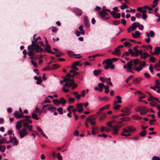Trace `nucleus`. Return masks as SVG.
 Segmentation results:
<instances>
[{
    "instance_id": "obj_1",
    "label": "nucleus",
    "mask_w": 160,
    "mask_h": 160,
    "mask_svg": "<svg viewBox=\"0 0 160 160\" xmlns=\"http://www.w3.org/2000/svg\"><path fill=\"white\" fill-rule=\"evenodd\" d=\"M32 45H29L28 47V54L30 57L31 59H34L37 58V56L35 53L39 52L40 51L45 52L42 48L40 46L33 47Z\"/></svg>"
},
{
    "instance_id": "obj_2",
    "label": "nucleus",
    "mask_w": 160,
    "mask_h": 160,
    "mask_svg": "<svg viewBox=\"0 0 160 160\" xmlns=\"http://www.w3.org/2000/svg\"><path fill=\"white\" fill-rule=\"evenodd\" d=\"M20 137L21 138H24L25 136L27 135L28 132L26 128H23L22 130L19 131Z\"/></svg>"
},
{
    "instance_id": "obj_3",
    "label": "nucleus",
    "mask_w": 160,
    "mask_h": 160,
    "mask_svg": "<svg viewBox=\"0 0 160 160\" xmlns=\"http://www.w3.org/2000/svg\"><path fill=\"white\" fill-rule=\"evenodd\" d=\"M13 136L12 137L11 136H10V142L11 143H12L13 146L17 145L18 144V142L17 141L16 138L14 136V134H13Z\"/></svg>"
},
{
    "instance_id": "obj_4",
    "label": "nucleus",
    "mask_w": 160,
    "mask_h": 160,
    "mask_svg": "<svg viewBox=\"0 0 160 160\" xmlns=\"http://www.w3.org/2000/svg\"><path fill=\"white\" fill-rule=\"evenodd\" d=\"M15 117L18 118H23L24 117L23 113L22 112H20L18 111H16L14 114Z\"/></svg>"
},
{
    "instance_id": "obj_5",
    "label": "nucleus",
    "mask_w": 160,
    "mask_h": 160,
    "mask_svg": "<svg viewBox=\"0 0 160 160\" xmlns=\"http://www.w3.org/2000/svg\"><path fill=\"white\" fill-rule=\"evenodd\" d=\"M38 39H41V38L40 37H38L36 39H35L34 40H32V44L31 45H33V47H37V46H39V45L37 44V42Z\"/></svg>"
},
{
    "instance_id": "obj_6",
    "label": "nucleus",
    "mask_w": 160,
    "mask_h": 160,
    "mask_svg": "<svg viewBox=\"0 0 160 160\" xmlns=\"http://www.w3.org/2000/svg\"><path fill=\"white\" fill-rule=\"evenodd\" d=\"M110 14L114 18H120L121 14L120 13H117L115 11H112L110 12Z\"/></svg>"
},
{
    "instance_id": "obj_7",
    "label": "nucleus",
    "mask_w": 160,
    "mask_h": 160,
    "mask_svg": "<svg viewBox=\"0 0 160 160\" xmlns=\"http://www.w3.org/2000/svg\"><path fill=\"white\" fill-rule=\"evenodd\" d=\"M128 51L129 52L130 54H131V56L132 57H138L139 56L138 51H135L134 52L131 49L129 48Z\"/></svg>"
},
{
    "instance_id": "obj_8",
    "label": "nucleus",
    "mask_w": 160,
    "mask_h": 160,
    "mask_svg": "<svg viewBox=\"0 0 160 160\" xmlns=\"http://www.w3.org/2000/svg\"><path fill=\"white\" fill-rule=\"evenodd\" d=\"M142 78L140 77L134 78L133 79L132 83L134 84H138L142 80Z\"/></svg>"
},
{
    "instance_id": "obj_9",
    "label": "nucleus",
    "mask_w": 160,
    "mask_h": 160,
    "mask_svg": "<svg viewBox=\"0 0 160 160\" xmlns=\"http://www.w3.org/2000/svg\"><path fill=\"white\" fill-rule=\"evenodd\" d=\"M138 93V97L140 100L143 99L146 97V96L142 92L140 91H137L135 92V94H136Z\"/></svg>"
},
{
    "instance_id": "obj_10",
    "label": "nucleus",
    "mask_w": 160,
    "mask_h": 160,
    "mask_svg": "<svg viewBox=\"0 0 160 160\" xmlns=\"http://www.w3.org/2000/svg\"><path fill=\"white\" fill-rule=\"evenodd\" d=\"M139 25V23L138 22H135L133 23L132 25L130 26V28H132V31L135 30L136 28Z\"/></svg>"
},
{
    "instance_id": "obj_11",
    "label": "nucleus",
    "mask_w": 160,
    "mask_h": 160,
    "mask_svg": "<svg viewBox=\"0 0 160 160\" xmlns=\"http://www.w3.org/2000/svg\"><path fill=\"white\" fill-rule=\"evenodd\" d=\"M84 104L82 103H78L76 105V107L78 109V111L79 112H81L83 111L82 105Z\"/></svg>"
},
{
    "instance_id": "obj_12",
    "label": "nucleus",
    "mask_w": 160,
    "mask_h": 160,
    "mask_svg": "<svg viewBox=\"0 0 160 160\" xmlns=\"http://www.w3.org/2000/svg\"><path fill=\"white\" fill-rule=\"evenodd\" d=\"M74 83V81L73 79H70L69 82H66L64 84L65 87H68L69 88L71 87L73 84Z\"/></svg>"
},
{
    "instance_id": "obj_13",
    "label": "nucleus",
    "mask_w": 160,
    "mask_h": 160,
    "mask_svg": "<svg viewBox=\"0 0 160 160\" xmlns=\"http://www.w3.org/2000/svg\"><path fill=\"white\" fill-rule=\"evenodd\" d=\"M98 15L102 18V19L107 20L109 19L108 18L105 16L104 14V13L103 12V11H102V10L99 12Z\"/></svg>"
},
{
    "instance_id": "obj_14",
    "label": "nucleus",
    "mask_w": 160,
    "mask_h": 160,
    "mask_svg": "<svg viewBox=\"0 0 160 160\" xmlns=\"http://www.w3.org/2000/svg\"><path fill=\"white\" fill-rule=\"evenodd\" d=\"M84 22L86 27L89 28L90 26V23L89 22L88 17L86 16L84 17Z\"/></svg>"
},
{
    "instance_id": "obj_15",
    "label": "nucleus",
    "mask_w": 160,
    "mask_h": 160,
    "mask_svg": "<svg viewBox=\"0 0 160 160\" xmlns=\"http://www.w3.org/2000/svg\"><path fill=\"white\" fill-rule=\"evenodd\" d=\"M142 109L140 112V114L141 115H144L148 112V109H147L145 107H142Z\"/></svg>"
},
{
    "instance_id": "obj_16",
    "label": "nucleus",
    "mask_w": 160,
    "mask_h": 160,
    "mask_svg": "<svg viewBox=\"0 0 160 160\" xmlns=\"http://www.w3.org/2000/svg\"><path fill=\"white\" fill-rule=\"evenodd\" d=\"M22 121H24V120H22L19 121L17 122V124L16 125V129L19 130L20 129L22 126Z\"/></svg>"
},
{
    "instance_id": "obj_17",
    "label": "nucleus",
    "mask_w": 160,
    "mask_h": 160,
    "mask_svg": "<svg viewBox=\"0 0 160 160\" xmlns=\"http://www.w3.org/2000/svg\"><path fill=\"white\" fill-rule=\"evenodd\" d=\"M155 51L154 52H151L152 54L156 55L158 53H160V47H157L155 49Z\"/></svg>"
},
{
    "instance_id": "obj_18",
    "label": "nucleus",
    "mask_w": 160,
    "mask_h": 160,
    "mask_svg": "<svg viewBox=\"0 0 160 160\" xmlns=\"http://www.w3.org/2000/svg\"><path fill=\"white\" fill-rule=\"evenodd\" d=\"M148 96H147V97H148V98L147 100H158V98L154 97L152 96L151 94L149 92H148Z\"/></svg>"
},
{
    "instance_id": "obj_19",
    "label": "nucleus",
    "mask_w": 160,
    "mask_h": 160,
    "mask_svg": "<svg viewBox=\"0 0 160 160\" xmlns=\"http://www.w3.org/2000/svg\"><path fill=\"white\" fill-rule=\"evenodd\" d=\"M74 11L77 15L80 16L82 14V11L79 8H75L74 9Z\"/></svg>"
},
{
    "instance_id": "obj_20",
    "label": "nucleus",
    "mask_w": 160,
    "mask_h": 160,
    "mask_svg": "<svg viewBox=\"0 0 160 160\" xmlns=\"http://www.w3.org/2000/svg\"><path fill=\"white\" fill-rule=\"evenodd\" d=\"M75 100V99L74 98H72L70 97L69 95H67L65 98L64 97H61L59 100Z\"/></svg>"
},
{
    "instance_id": "obj_21",
    "label": "nucleus",
    "mask_w": 160,
    "mask_h": 160,
    "mask_svg": "<svg viewBox=\"0 0 160 160\" xmlns=\"http://www.w3.org/2000/svg\"><path fill=\"white\" fill-rule=\"evenodd\" d=\"M112 63V60L111 59L109 58L107 59L106 60L103 61L102 62V64H104L105 63L110 65Z\"/></svg>"
},
{
    "instance_id": "obj_22",
    "label": "nucleus",
    "mask_w": 160,
    "mask_h": 160,
    "mask_svg": "<svg viewBox=\"0 0 160 160\" xmlns=\"http://www.w3.org/2000/svg\"><path fill=\"white\" fill-rule=\"evenodd\" d=\"M135 34L133 33H132L131 34L133 36V38H137L138 37L140 38V33L138 31H136L135 32Z\"/></svg>"
},
{
    "instance_id": "obj_23",
    "label": "nucleus",
    "mask_w": 160,
    "mask_h": 160,
    "mask_svg": "<svg viewBox=\"0 0 160 160\" xmlns=\"http://www.w3.org/2000/svg\"><path fill=\"white\" fill-rule=\"evenodd\" d=\"M151 55L148 54L147 53L144 52L143 53L142 56H141V58L143 59H146L148 57H150Z\"/></svg>"
},
{
    "instance_id": "obj_24",
    "label": "nucleus",
    "mask_w": 160,
    "mask_h": 160,
    "mask_svg": "<svg viewBox=\"0 0 160 160\" xmlns=\"http://www.w3.org/2000/svg\"><path fill=\"white\" fill-rule=\"evenodd\" d=\"M120 50L118 47L116 48L114 52L112 53V54L113 55L116 54L118 56H120Z\"/></svg>"
},
{
    "instance_id": "obj_25",
    "label": "nucleus",
    "mask_w": 160,
    "mask_h": 160,
    "mask_svg": "<svg viewBox=\"0 0 160 160\" xmlns=\"http://www.w3.org/2000/svg\"><path fill=\"white\" fill-rule=\"evenodd\" d=\"M129 132H133L136 130V128L132 126H129L127 127Z\"/></svg>"
},
{
    "instance_id": "obj_26",
    "label": "nucleus",
    "mask_w": 160,
    "mask_h": 160,
    "mask_svg": "<svg viewBox=\"0 0 160 160\" xmlns=\"http://www.w3.org/2000/svg\"><path fill=\"white\" fill-rule=\"evenodd\" d=\"M122 112H123L125 113L126 114L127 113H128V115L131 113V112L129 111L128 108V107H126L123 109L122 110Z\"/></svg>"
},
{
    "instance_id": "obj_27",
    "label": "nucleus",
    "mask_w": 160,
    "mask_h": 160,
    "mask_svg": "<svg viewBox=\"0 0 160 160\" xmlns=\"http://www.w3.org/2000/svg\"><path fill=\"white\" fill-rule=\"evenodd\" d=\"M104 85V84L103 83H98V87L99 91L101 92L102 91Z\"/></svg>"
},
{
    "instance_id": "obj_28",
    "label": "nucleus",
    "mask_w": 160,
    "mask_h": 160,
    "mask_svg": "<svg viewBox=\"0 0 160 160\" xmlns=\"http://www.w3.org/2000/svg\"><path fill=\"white\" fill-rule=\"evenodd\" d=\"M107 116V114L105 113H102L101 115L100 116V117L99 118V119L100 121H101L104 118H105Z\"/></svg>"
},
{
    "instance_id": "obj_29",
    "label": "nucleus",
    "mask_w": 160,
    "mask_h": 160,
    "mask_svg": "<svg viewBox=\"0 0 160 160\" xmlns=\"http://www.w3.org/2000/svg\"><path fill=\"white\" fill-rule=\"evenodd\" d=\"M96 118L95 117H92L90 116L88 117L86 121H87L88 122H91L93 121V120L95 119H96Z\"/></svg>"
},
{
    "instance_id": "obj_30",
    "label": "nucleus",
    "mask_w": 160,
    "mask_h": 160,
    "mask_svg": "<svg viewBox=\"0 0 160 160\" xmlns=\"http://www.w3.org/2000/svg\"><path fill=\"white\" fill-rule=\"evenodd\" d=\"M78 29L79 30L80 33L82 35H84L85 34V31L83 29V27L82 26H80Z\"/></svg>"
},
{
    "instance_id": "obj_31",
    "label": "nucleus",
    "mask_w": 160,
    "mask_h": 160,
    "mask_svg": "<svg viewBox=\"0 0 160 160\" xmlns=\"http://www.w3.org/2000/svg\"><path fill=\"white\" fill-rule=\"evenodd\" d=\"M68 54L70 56H75L77 55V54H75L74 52L72 51H68L67 52ZM78 55H79L80 54H78Z\"/></svg>"
},
{
    "instance_id": "obj_32",
    "label": "nucleus",
    "mask_w": 160,
    "mask_h": 160,
    "mask_svg": "<svg viewBox=\"0 0 160 160\" xmlns=\"http://www.w3.org/2000/svg\"><path fill=\"white\" fill-rule=\"evenodd\" d=\"M75 97L78 99H79L80 98L81 95L78 94V92H73Z\"/></svg>"
},
{
    "instance_id": "obj_33",
    "label": "nucleus",
    "mask_w": 160,
    "mask_h": 160,
    "mask_svg": "<svg viewBox=\"0 0 160 160\" xmlns=\"http://www.w3.org/2000/svg\"><path fill=\"white\" fill-rule=\"evenodd\" d=\"M120 119L122 121L128 122L131 120V118L129 117H123L120 118Z\"/></svg>"
},
{
    "instance_id": "obj_34",
    "label": "nucleus",
    "mask_w": 160,
    "mask_h": 160,
    "mask_svg": "<svg viewBox=\"0 0 160 160\" xmlns=\"http://www.w3.org/2000/svg\"><path fill=\"white\" fill-rule=\"evenodd\" d=\"M154 68L157 71H160V65L158 63H156L155 65Z\"/></svg>"
},
{
    "instance_id": "obj_35",
    "label": "nucleus",
    "mask_w": 160,
    "mask_h": 160,
    "mask_svg": "<svg viewBox=\"0 0 160 160\" xmlns=\"http://www.w3.org/2000/svg\"><path fill=\"white\" fill-rule=\"evenodd\" d=\"M112 128L113 130V134L114 135L118 134V128H115V127H114Z\"/></svg>"
},
{
    "instance_id": "obj_36",
    "label": "nucleus",
    "mask_w": 160,
    "mask_h": 160,
    "mask_svg": "<svg viewBox=\"0 0 160 160\" xmlns=\"http://www.w3.org/2000/svg\"><path fill=\"white\" fill-rule=\"evenodd\" d=\"M133 61L132 59H131L130 61L128 62L127 64V65L128 66V69H130V68H132V62Z\"/></svg>"
},
{
    "instance_id": "obj_37",
    "label": "nucleus",
    "mask_w": 160,
    "mask_h": 160,
    "mask_svg": "<svg viewBox=\"0 0 160 160\" xmlns=\"http://www.w3.org/2000/svg\"><path fill=\"white\" fill-rule=\"evenodd\" d=\"M52 69L55 70L58 68L60 66L58 64H54L52 65Z\"/></svg>"
},
{
    "instance_id": "obj_38",
    "label": "nucleus",
    "mask_w": 160,
    "mask_h": 160,
    "mask_svg": "<svg viewBox=\"0 0 160 160\" xmlns=\"http://www.w3.org/2000/svg\"><path fill=\"white\" fill-rule=\"evenodd\" d=\"M158 0H154L153 1V4H152L151 5L152 7V8H154L158 5Z\"/></svg>"
},
{
    "instance_id": "obj_39",
    "label": "nucleus",
    "mask_w": 160,
    "mask_h": 160,
    "mask_svg": "<svg viewBox=\"0 0 160 160\" xmlns=\"http://www.w3.org/2000/svg\"><path fill=\"white\" fill-rule=\"evenodd\" d=\"M102 10L103 11V12L104 13V15L106 17L108 16V13L106 12V11H107L108 12H110H110H111L110 11V10L108 9H105L104 10Z\"/></svg>"
},
{
    "instance_id": "obj_40",
    "label": "nucleus",
    "mask_w": 160,
    "mask_h": 160,
    "mask_svg": "<svg viewBox=\"0 0 160 160\" xmlns=\"http://www.w3.org/2000/svg\"><path fill=\"white\" fill-rule=\"evenodd\" d=\"M132 118L134 120H140L142 119V118L137 115H133L132 116Z\"/></svg>"
},
{
    "instance_id": "obj_41",
    "label": "nucleus",
    "mask_w": 160,
    "mask_h": 160,
    "mask_svg": "<svg viewBox=\"0 0 160 160\" xmlns=\"http://www.w3.org/2000/svg\"><path fill=\"white\" fill-rule=\"evenodd\" d=\"M122 122H119L117 123L116 125L115 126H114V127H115V128H120L122 126Z\"/></svg>"
},
{
    "instance_id": "obj_42",
    "label": "nucleus",
    "mask_w": 160,
    "mask_h": 160,
    "mask_svg": "<svg viewBox=\"0 0 160 160\" xmlns=\"http://www.w3.org/2000/svg\"><path fill=\"white\" fill-rule=\"evenodd\" d=\"M106 82L107 83H108L110 85L112 86V82H111V79L110 78H105Z\"/></svg>"
},
{
    "instance_id": "obj_43",
    "label": "nucleus",
    "mask_w": 160,
    "mask_h": 160,
    "mask_svg": "<svg viewBox=\"0 0 160 160\" xmlns=\"http://www.w3.org/2000/svg\"><path fill=\"white\" fill-rule=\"evenodd\" d=\"M32 118L36 120L38 119V115L36 114L34 112L33 113H32Z\"/></svg>"
},
{
    "instance_id": "obj_44",
    "label": "nucleus",
    "mask_w": 160,
    "mask_h": 160,
    "mask_svg": "<svg viewBox=\"0 0 160 160\" xmlns=\"http://www.w3.org/2000/svg\"><path fill=\"white\" fill-rule=\"evenodd\" d=\"M25 117L27 118L26 119H24V120H25V121L28 122L29 123H32V121L30 119H29L28 118H30V117L28 116H26Z\"/></svg>"
},
{
    "instance_id": "obj_45",
    "label": "nucleus",
    "mask_w": 160,
    "mask_h": 160,
    "mask_svg": "<svg viewBox=\"0 0 160 160\" xmlns=\"http://www.w3.org/2000/svg\"><path fill=\"white\" fill-rule=\"evenodd\" d=\"M7 143V140L6 138H3L0 139V144Z\"/></svg>"
},
{
    "instance_id": "obj_46",
    "label": "nucleus",
    "mask_w": 160,
    "mask_h": 160,
    "mask_svg": "<svg viewBox=\"0 0 160 160\" xmlns=\"http://www.w3.org/2000/svg\"><path fill=\"white\" fill-rule=\"evenodd\" d=\"M78 72H74L73 73V74L72 75V78H74L75 77V76H76L78 78L80 79V78H79V77L78 75Z\"/></svg>"
},
{
    "instance_id": "obj_47",
    "label": "nucleus",
    "mask_w": 160,
    "mask_h": 160,
    "mask_svg": "<svg viewBox=\"0 0 160 160\" xmlns=\"http://www.w3.org/2000/svg\"><path fill=\"white\" fill-rule=\"evenodd\" d=\"M128 8V6L126 4H124L123 5H121L120 6V8L122 9H124L125 8Z\"/></svg>"
},
{
    "instance_id": "obj_48",
    "label": "nucleus",
    "mask_w": 160,
    "mask_h": 160,
    "mask_svg": "<svg viewBox=\"0 0 160 160\" xmlns=\"http://www.w3.org/2000/svg\"><path fill=\"white\" fill-rule=\"evenodd\" d=\"M6 147L5 145L0 146V150L2 152H4L5 150Z\"/></svg>"
},
{
    "instance_id": "obj_49",
    "label": "nucleus",
    "mask_w": 160,
    "mask_h": 160,
    "mask_svg": "<svg viewBox=\"0 0 160 160\" xmlns=\"http://www.w3.org/2000/svg\"><path fill=\"white\" fill-rule=\"evenodd\" d=\"M42 81V80L41 78V76H39V79L37 80L36 83L37 84H40Z\"/></svg>"
},
{
    "instance_id": "obj_50",
    "label": "nucleus",
    "mask_w": 160,
    "mask_h": 160,
    "mask_svg": "<svg viewBox=\"0 0 160 160\" xmlns=\"http://www.w3.org/2000/svg\"><path fill=\"white\" fill-rule=\"evenodd\" d=\"M53 102L54 103L58 102L60 103H65L66 102V101H53Z\"/></svg>"
},
{
    "instance_id": "obj_51",
    "label": "nucleus",
    "mask_w": 160,
    "mask_h": 160,
    "mask_svg": "<svg viewBox=\"0 0 160 160\" xmlns=\"http://www.w3.org/2000/svg\"><path fill=\"white\" fill-rule=\"evenodd\" d=\"M31 62L32 64L33 65L35 68H37L38 66L37 65V63L36 62H35L34 61L32 60H31Z\"/></svg>"
},
{
    "instance_id": "obj_52",
    "label": "nucleus",
    "mask_w": 160,
    "mask_h": 160,
    "mask_svg": "<svg viewBox=\"0 0 160 160\" xmlns=\"http://www.w3.org/2000/svg\"><path fill=\"white\" fill-rule=\"evenodd\" d=\"M57 111L60 114H63L62 112V108L61 107H59L57 109Z\"/></svg>"
},
{
    "instance_id": "obj_53",
    "label": "nucleus",
    "mask_w": 160,
    "mask_h": 160,
    "mask_svg": "<svg viewBox=\"0 0 160 160\" xmlns=\"http://www.w3.org/2000/svg\"><path fill=\"white\" fill-rule=\"evenodd\" d=\"M98 98L99 100H108V98L107 97H106L102 98L100 96H98Z\"/></svg>"
},
{
    "instance_id": "obj_54",
    "label": "nucleus",
    "mask_w": 160,
    "mask_h": 160,
    "mask_svg": "<svg viewBox=\"0 0 160 160\" xmlns=\"http://www.w3.org/2000/svg\"><path fill=\"white\" fill-rule=\"evenodd\" d=\"M149 35L151 37H153L155 35L154 32L152 30H151L149 32Z\"/></svg>"
},
{
    "instance_id": "obj_55",
    "label": "nucleus",
    "mask_w": 160,
    "mask_h": 160,
    "mask_svg": "<svg viewBox=\"0 0 160 160\" xmlns=\"http://www.w3.org/2000/svg\"><path fill=\"white\" fill-rule=\"evenodd\" d=\"M113 23L115 25H118L120 23V22L118 20H114L113 22Z\"/></svg>"
},
{
    "instance_id": "obj_56",
    "label": "nucleus",
    "mask_w": 160,
    "mask_h": 160,
    "mask_svg": "<svg viewBox=\"0 0 160 160\" xmlns=\"http://www.w3.org/2000/svg\"><path fill=\"white\" fill-rule=\"evenodd\" d=\"M45 50H46L49 53H51L52 54H54L56 53H57L56 52H52L51 50H48L47 48H45Z\"/></svg>"
},
{
    "instance_id": "obj_57",
    "label": "nucleus",
    "mask_w": 160,
    "mask_h": 160,
    "mask_svg": "<svg viewBox=\"0 0 160 160\" xmlns=\"http://www.w3.org/2000/svg\"><path fill=\"white\" fill-rule=\"evenodd\" d=\"M133 64L135 65H138L139 64V59L138 58L133 60Z\"/></svg>"
},
{
    "instance_id": "obj_58",
    "label": "nucleus",
    "mask_w": 160,
    "mask_h": 160,
    "mask_svg": "<svg viewBox=\"0 0 160 160\" xmlns=\"http://www.w3.org/2000/svg\"><path fill=\"white\" fill-rule=\"evenodd\" d=\"M57 54L55 55V57H61V55L62 54V53L60 52L59 51H57Z\"/></svg>"
},
{
    "instance_id": "obj_59",
    "label": "nucleus",
    "mask_w": 160,
    "mask_h": 160,
    "mask_svg": "<svg viewBox=\"0 0 160 160\" xmlns=\"http://www.w3.org/2000/svg\"><path fill=\"white\" fill-rule=\"evenodd\" d=\"M139 134L141 136L143 137L146 135V132L145 131H144L140 132Z\"/></svg>"
},
{
    "instance_id": "obj_60",
    "label": "nucleus",
    "mask_w": 160,
    "mask_h": 160,
    "mask_svg": "<svg viewBox=\"0 0 160 160\" xmlns=\"http://www.w3.org/2000/svg\"><path fill=\"white\" fill-rule=\"evenodd\" d=\"M142 106H139L137 107L136 108V110L137 112H140L141 110H142Z\"/></svg>"
},
{
    "instance_id": "obj_61",
    "label": "nucleus",
    "mask_w": 160,
    "mask_h": 160,
    "mask_svg": "<svg viewBox=\"0 0 160 160\" xmlns=\"http://www.w3.org/2000/svg\"><path fill=\"white\" fill-rule=\"evenodd\" d=\"M49 111L52 110L54 108L52 105H49L47 108Z\"/></svg>"
},
{
    "instance_id": "obj_62",
    "label": "nucleus",
    "mask_w": 160,
    "mask_h": 160,
    "mask_svg": "<svg viewBox=\"0 0 160 160\" xmlns=\"http://www.w3.org/2000/svg\"><path fill=\"white\" fill-rule=\"evenodd\" d=\"M149 70L151 73H153V66L152 64H150L149 65Z\"/></svg>"
},
{
    "instance_id": "obj_63",
    "label": "nucleus",
    "mask_w": 160,
    "mask_h": 160,
    "mask_svg": "<svg viewBox=\"0 0 160 160\" xmlns=\"http://www.w3.org/2000/svg\"><path fill=\"white\" fill-rule=\"evenodd\" d=\"M114 106L113 107V108L114 109L117 110L121 106L120 105H114Z\"/></svg>"
},
{
    "instance_id": "obj_64",
    "label": "nucleus",
    "mask_w": 160,
    "mask_h": 160,
    "mask_svg": "<svg viewBox=\"0 0 160 160\" xmlns=\"http://www.w3.org/2000/svg\"><path fill=\"white\" fill-rule=\"evenodd\" d=\"M152 160H160V158L154 156L152 157Z\"/></svg>"
}]
</instances>
